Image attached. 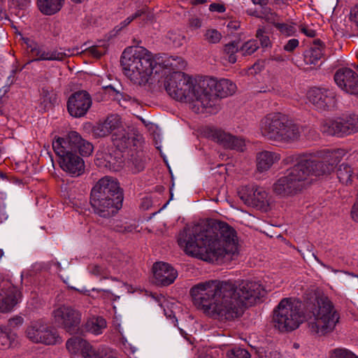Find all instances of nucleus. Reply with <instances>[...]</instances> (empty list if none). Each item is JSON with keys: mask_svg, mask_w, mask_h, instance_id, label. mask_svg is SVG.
<instances>
[{"mask_svg": "<svg viewBox=\"0 0 358 358\" xmlns=\"http://www.w3.org/2000/svg\"><path fill=\"white\" fill-rule=\"evenodd\" d=\"M106 89H110L113 91L115 94L114 99L119 102L121 106L127 108V103L131 101V97L129 95L115 91L110 85L108 86Z\"/></svg>", "mask_w": 358, "mask_h": 358, "instance_id": "a19ab883", "label": "nucleus"}, {"mask_svg": "<svg viewBox=\"0 0 358 358\" xmlns=\"http://www.w3.org/2000/svg\"><path fill=\"white\" fill-rule=\"evenodd\" d=\"M229 358H250V354L245 349L235 347L227 352Z\"/></svg>", "mask_w": 358, "mask_h": 358, "instance_id": "58836bf2", "label": "nucleus"}, {"mask_svg": "<svg viewBox=\"0 0 358 358\" xmlns=\"http://www.w3.org/2000/svg\"><path fill=\"white\" fill-rule=\"evenodd\" d=\"M106 321L102 317H93L90 318L85 324L86 329L94 335L102 334L103 329L106 328Z\"/></svg>", "mask_w": 358, "mask_h": 358, "instance_id": "c756f323", "label": "nucleus"}, {"mask_svg": "<svg viewBox=\"0 0 358 358\" xmlns=\"http://www.w3.org/2000/svg\"><path fill=\"white\" fill-rule=\"evenodd\" d=\"M299 42L298 39L292 38L284 45V50L287 52H292L299 46Z\"/></svg>", "mask_w": 358, "mask_h": 358, "instance_id": "09e8293b", "label": "nucleus"}, {"mask_svg": "<svg viewBox=\"0 0 358 358\" xmlns=\"http://www.w3.org/2000/svg\"><path fill=\"white\" fill-rule=\"evenodd\" d=\"M59 163L61 169L73 177L80 176L85 172L84 160L73 152L66 154Z\"/></svg>", "mask_w": 358, "mask_h": 358, "instance_id": "5701e85b", "label": "nucleus"}, {"mask_svg": "<svg viewBox=\"0 0 358 358\" xmlns=\"http://www.w3.org/2000/svg\"><path fill=\"white\" fill-rule=\"evenodd\" d=\"M121 65L124 74L133 83L144 85L148 82L153 71L158 73L164 66L180 69L184 63L180 57H153L145 48L136 47L123 52Z\"/></svg>", "mask_w": 358, "mask_h": 358, "instance_id": "20e7f679", "label": "nucleus"}, {"mask_svg": "<svg viewBox=\"0 0 358 358\" xmlns=\"http://www.w3.org/2000/svg\"><path fill=\"white\" fill-rule=\"evenodd\" d=\"M54 265L57 267V269L58 271H62V267H61V264L59 262H54Z\"/></svg>", "mask_w": 358, "mask_h": 358, "instance_id": "338daca9", "label": "nucleus"}, {"mask_svg": "<svg viewBox=\"0 0 358 358\" xmlns=\"http://www.w3.org/2000/svg\"><path fill=\"white\" fill-rule=\"evenodd\" d=\"M274 327L280 331L297 329L303 321L299 302L285 298L280 301L273 312Z\"/></svg>", "mask_w": 358, "mask_h": 358, "instance_id": "9b49d317", "label": "nucleus"}, {"mask_svg": "<svg viewBox=\"0 0 358 358\" xmlns=\"http://www.w3.org/2000/svg\"><path fill=\"white\" fill-rule=\"evenodd\" d=\"M67 56L66 53L56 49L44 48L42 61H63Z\"/></svg>", "mask_w": 358, "mask_h": 358, "instance_id": "72a5a7b5", "label": "nucleus"}, {"mask_svg": "<svg viewBox=\"0 0 358 358\" xmlns=\"http://www.w3.org/2000/svg\"><path fill=\"white\" fill-rule=\"evenodd\" d=\"M44 48L36 43L30 44L28 46V52L31 57V62L42 61Z\"/></svg>", "mask_w": 358, "mask_h": 358, "instance_id": "c9c22d12", "label": "nucleus"}, {"mask_svg": "<svg viewBox=\"0 0 358 358\" xmlns=\"http://www.w3.org/2000/svg\"><path fill=\"white\" fill-rule=\"evenodd\" d=\"M259 131L266 139L278 143H290L300 136L298 125L280 113H269L262 117Z\"/></svg>", "mask_w": 358, "mask_h": 358, "instance_id": "0eeeda50", "label": "nucleus"}, {"mask_svg": "<svg viewBox=\"0 0 358 358\" xmlns=\"http://www.w3.org/2000/svg\"><path fill=\"white\" fill-rule=\"evenodd\" d=\"M23 324V318L20 316H16L8 321V325L10 327H15Z\"/></svg>", "mask_w": 358, "mask_h": 358, "instance_id": "864d4df0", "label": "nucleus"}, {"mask_svg": "<svg viewBox=\"0 0 358 358\" xmlns=\"http://www.w3.org/2000/svg\"><path fill=\"white\" fill-rule=\"evenodd\" d=\"M240 22L237 20H231L228 22L227 27L231 32L237 30L240 27Z\"/></svg>", "mask_w": 358, "mask_h": 358, "instance_id": "4d7b16f0", "label": "nucleus"}, {"mask_svg": "<svg viewBox=\"0 0 358 358\" xmlns=\"http://www.w3.org/2000/svg\"><path fill=\"white\" fill-rule=\"evenodd\" d=\"M240 51L238 43L234 41L229 43L224 46L223 52L226 59L231 64H234L237 61L236 54Z\"/></svg>", "mask_w": 358, "mask_h": 358, "instance_id": "473e14b6", "label": "nucleus"}, {"mask_svg": "<svg viewBox=\"0 0 358 358\" xmlns=\"http://www.w3.org/2000/svg\"><path fill=\"white\" fill-rule=\"evenodd\" d=\"M123 194L117 180L105 176L101 178L91 191L90 203L100 217H110L122 208Z\"/></svg>", "mask_w": 358, "mask_h": 358, "instance_id": "423d86ee", "label": "nucleus"}, {"mask_svg": "<svg viewBox=\"0 0 358 358\" xmlns=\"http://www.w3.org/2000/svg\"><path fill=\"white\" fill-rule=\"evenodd\" d=\"M310 313L312 316L308 321V329L318 336L333 331L339 320V314L333 303L324 296L316 298Z\"/></svg>", "mask_w": 358, "mask_h": 358, "instance_id": "6e6552de", "label": "nucleus"}, {"mask_svg": "<svg viewBox=\"0 0 358 358\" xmlns=\"http://www.w3.org/2000/svg\"><path fill=\"white\" fill-rule=\"evenodd\" d=\"M117 227H118V229H116L117 231H120V232H125V231H131V227H133V225H129L127 227H124V229H122V225H117Z\"/></svg>", "mask_w": 358, "mask_h": 358, "instance_id": "0e129e2a", "label": "nucleus"}, {"mask_svg": "<svg viewBox=\"0 0 358 358\" xmlns=\"http://www.w3.org/2000/svg\"><path fill=\"white\" fill-rule=\"evenodd\" d=\"M65 0H37L39 10L44 15H52L59 12Z\"/></svg>", "mask_w": 358, "mask_h": 358, "instance_id": "bb28decb", "label": "nucleus"}, {"mask_svg": "<svg viewBox=\"0 0 358 358\" xmlns=\"http://www.w3.org/2000/svg\"><path fill=\"white\" fill-rule=\"evenodd\" d=\"M55 322L71 334H76L80 329L82 321L81 313L69 306L62 305L52 311Z\"/></svg>", "mask_w": 358, "mask_h": 358, "instance_id": "4468645a", "label": "nucleus"}, {"mask_svg": "<svg viewBox=\"0 0 358 358\" xmlns=\"http://www.w3.org/2000/svg\"><path fill=\"white\" fill-rule=\"evenodd\" d=\"M350 20L354 22L358 29V4L355 5L350 10Z\"/></svg>", "mask_w": 358, "mask_h": 358, "instance_id": "3c124183", "label": "nucleus"}, {"mask_svg": "<svg viewBox=\"0 0 358 358\" xmlns=\"http://www.w3.org/2000/svg\"><path fill=\"white\" fill-rule=\"evenodd\" d=\"M343 136H349L358 132V115H345L340 117Z\"/></svg>", "mask_w": 358, "mask_h": 358, "instance_id": "cd10ccee", "label": "nucleus"}, {"mask_svg": "<svg viewBox=\"0 0 358 358\" xmlns=\"http://www.w3.org/2000/svg\"><path fill=\"white\" fill-rule=\"evenodd\" d=\"M52 148L55 154L59 157L63 158L66 154L72 152L69 143V136L67 138L58 137L52 142Z\"/></svg>", "mask_w": 358, "mask_h": 358, "instance_id": "7c9ffc66", "label": "nucleus"}, {"mask_svg": "<svg viewBox=\"0 0 358 358\" xmlns=\"http://www.w3.org/2000/svg\"><path fill=\"white\" fill-rule=\"evenodd\" d=\"M85 52L89 53L94 58H100L106 52V48L103 46L93 45L85 50Z\"/></svg>", "mask_w": 358, "mask_h": 358, "instance_id": "37998d69", "label": "nucleus"}, {"mask_svg": "<svg viewBox=\"0 0 358 358\" xmlns=\"http://www.w3.org/2000/svg\"><path fill=\"white\" fill-rule=\"evenodd\" d=\"M177 241L186 255L203 261L230 259L238 254V239L231 225H186Z\"/></svg>", "mask_w": 358, "mask_h": 358, "instance_id": "f03ea898", "label": "nucleus"}, {"mask_svg": "<svg viewBox=\"0 0 358 358\" xmlns=\"http://www.w3.org/2000/svg\"><path fill=\"white\" fill-rule=\"evenodd\" d=\"M256 36L259 38L262 47L267 48L271 45V41L268 36L265 35L262 30H257Z\"/></svg>", "mask_w": 358, "mask_h": 358, "instance_id": "c03bdc74", "label": "nucleus"}, {"mask_svg": "<svg viewBox=\"0 0 358 358\" xmlns=\"http://www.w3.org/2000/svg\"><path fill=\"white\" fill-rule=\"evenodd\" d=\"M141 10H145L144 13L142 14L141 17L143 16V20L145 22H152L154 19V15L153 13L149 10L148 8L144 7L141 8Z\"/></svg>", "mask_w": 358, "mask_h": 358, "instance_id": "603ef678", "label": "nucleus"}, {"mask_svg": "<svg viewBox=\"0 0 358 358\" xmlns=\"http://www.w3.org/2000/svg\"><path fill=\"white\" fill-rule=\"evenodd\" d=\"M197 89H201V96H199L198 101L200 102L203 113H213L217 101L216 96L224 98L234 94L236 91V85L228 79L217 80L214 78L205 77L198 80Z\"/></svg>", "mask_w": 358, "mask_h": 358, "instance_id": "1a4fd4ad", "label": "nucleus"}, {"mask_svg": "<svg viewBox=\"0 0 358 358\" xmlns=\"http://www.w3.org/2000/svg\"><path fill=\"white\" fill-rule=\"evenodd\" d=\"M301 31L310 38H314L316 36V31L308 27L302 26L301 27Z\"/></svg>", "mask_w": 358, "mask_h": 358, "instance_id": "6e6d98bb", "label": "nucleus"}, {"mask_svg": "<svg viewBox=\"0 0 358 358\" xmlns=\"http://www.w3.org/2000/svg\"><path fill=\"white\" fill-rule=\"evenodd\" d=\"M201 224H227L225 221L220 220L215 217H206L202 220Z\"/></svg>", "mask_w": 358, "mask_h": 358, "instance_id": "5fc2aeb1", "label": "nucleus"}, {"mask_svg": "<svg viewBox=\"0 0 358 358\" xmlns=\"http://www.w3.org/2000/svg\"><path fill=\"white\" fill-rule=\"evenodd\" d=\"M202 26V20L199 17H191L189 20L188 27L191 30H196L201 28Z\"/></svg>", "mask_w": 358, "mask_h": 358, "instance_id": "de8ad7c7", "label": "nucleus"}, {"mask_svg": "<svg viewBox=\"0 0 358 358\" xmlns=\"http://www.w3.org/2000/svg\"><path fill=\"white\" fill-rule=\"evenodd\" d=\"M336 173L338 180L341 183L346 185L352 183L353 169L348 164L342 163L339 165Z\"/></svg>", "mask_w": 358, "mask_h": 358, "instance_id": "2f4dec72", "label": "nucleus"}, {"mask_svg": "<svg viewBox=\"0 0 358 358\" xmlns=\"http://www.w3.org/2000/svg\"><path fill=\"white\" fill-rule=\"evenodd\" d=\"M324 45L319 40H315L310 50L305 55V61L308 64H315L323 55Z\"/></svg>", "mask_w": 358, "mask_h": 358, "instance_id": "c85d7f7f", "label": "nucleus"}, {"mask_svg": "<svg viewBox=\"0 0 358 358\" xmlns=\"http://www.w3.org/2000/svg\"><path fill=\"white\" fill-rule=\"evenodd\" d=\"M238 195L247 206L266 211L268 207L267 192L262 187L243 186L238 189Z\"/></svg>", "mask_w": 358, "mask_h": 358, "instance_id": "2eb2a0df", "label": "nucleus"}, {"mask_svg": "<svg viewBox=\"0 0 358 358\" xmlns=\"http://www.w3.org/2000/svg\"><path fill=\"white\" fill-rule=\"evenodd\" d=\"M264 292V287L258 280H243L237 287L230 280H210L194 285L189 291L199 308L222 320L241 316L244 301L252 303Z\"/></svg>", "mask_w": 358, "mask_h": 358, "instance_id": "f257e3e1", "label": "nucleus"}, {"mask_svg": "<svg viewBox=\"0 0 358 358\" xmlns=\"http://www.w3.org/2000/svg\"><path fill=\"white\" fill-rule=\"evenodd\" d=\"M184 65L181 68L164 66V71H172L165 78L164 87L167 94L173 99L189 103L191 108L196 113H203L199 96H201V89H197L198 80H194L181 71L185 68L186 62L182 59Z\"/></svg>", "mask_w": 358, "mask_h": 358, "instance_id": "39448f33", "label": "nucleus"}, {"mask_svg": "<svg viewBox=\"0 0 358 358\" xmlns=\"http://www.w3.org/2000/svg\"><path fill=\"white\" fill-rule=\"evenodd\" d=\"M280 159L281 155L278 152L262 151L257 155V169L259 172L267 171Z\"/></svg>", "mask_w": 358, "mask_h": 358, "instance_id": "b1692460", "label": "nucleus"}, {"mask_svg": "<svg viewBox=\"0 0 358 358\" xmlns=\"http://www.w3.org/2000/svg\"><path fill=\"white\" fill-rule=\"evenodd\" d=\"M153 277L156 284L167 286L178 277V271L169 264L156 262L152 266Z\"/></svg>", "mask_w": 358, "mask_h": 358, "instance_id": "4be33fe9", "label": "nucleus"}, {"mask_svg": "<svg viewBox=\"0 0 358 358\" xmlns=\"http://www.w3.org/2000/svg\"><path fill=\"white\" fill-rule=\"evenodd\" d=\"M351 216L355 222H358V203L353 206Z\"/></svg>", "mask_w": 358, "mask_h": 358, "instance_id": "bf43d9fd", "label": "nucleus"}, {"mask_svg": "<svg viewBox=\"0 0 358 358\" xmlns=\"http://www.w3.org/2000/svg\"><path fill=\"white\" fill-rule=\"evenodd\" d=\"M200 358H213V357L210 355H205V356L201 357Z\"/></svg>", "mask_w": 358, "mask_h": 358, "instance_id": "774afa93", "label": "nucleus"}, {"mask_svg": "<svg viewBox=\"0 0 358 358\" xmlns=\"http://www.w3.org/2000/svg\"><path fill=\"white\" fill-rule=\"evenodd\" d=\"M275 27L280 31L281 34L287 36L293 35L296 29L294 25L287 23H277Z\"/></svg>", "mask_w": 358, "mask_h": 358, "instance_id": "79ce46f5", "label": "nucleus"}, {"mask_svg": "<svg viewBox=\"0 0 358 358\" xmlns=\"http://www.w3.org/2000/svg\"><path fill=\"white\" fill-rule=\"evenodd\" d=\"M312 255L313 256L314 259L317 261V262L318 264H320L322 266H323L324 268H326L327 269H329V271L334 272V273H337L338 272V270L336 269H334V268H332L331 266H329V265H327L325 264L324 263H323L320 259L317 258V257L313 253Z\"/></svg>", "mask_w": 358, "mask_h": 358, "instance_id": "13d9d810", "label": "nucleus"}, {"mask_svg": "<svg viewBox=\"0 0 358 358\" xmlns=\"http://www.w3.org/2000/svg\"><path fill=\"white\" fill-rule=\"evenodd\" d=\"M15 335L10 334L7 329L3 327H0V338H6L8 341L5 343H2V345L4 346H8L10 344V340L14 339Z\"/></svg>", "mask_w": 358, "mask_h": 358, "instance_id": "a18cd8bd", "label": "nucleus"}, {"mask_svg": "<svg viewBox=\"0 0 358 358\" xmlns=\"http://www.w3.org/2000/svg\"><path fill=\"white\" fill-rule=\"evenodd\" d=\"M334 81L339 88L351 94H358V75L349 68H341L334 75Z\"/></svg>", "mask_w": 358, "mask_h": 358, "instance_id": "412c9836", "label": "nucleus"}, {"mask_svg": "<svg viewBox=\"0 0 358 358\" xmlns=\"http://www.w3.org/2000/svg\"><path fill=\"white\" fill-rule=\"evenodd\" d=\"M145 157L143 152H138L135 157L132 156L131 161L134 166L133 171L138 173L143 171L145 168Z\"/></svg>", "mask_w": 358, "mask_h": 358, "instance_id": "f704fd0d", "label": "nucleus"}, {"mask_svg": "<svg viewBox=\"0 0 358 358\" xmlns=\"http://www.w3.org/2000/svg\"><path fill=\"white\" fill-rule=\"evenodd\" d=\"M71 358H118L117 352L110 348H94L87 341L79 338H69L66 343Z\"/></svg>", "mask_w": 358, "mask_h": 358, "instance_id": "f8f14e48", "label": "nucleus"}, {"mask_svg": "<svg viewBox=\"0 0 358 358\" xmlns=\"http://www.w3.org/2000/svg\"><path fill=\"white\" fill-rule=\"evenodd\" d=\"M69 143L72 151L78 150L83 157L90 156L94 150L93 145L82 138L76 131H71L69 134Z\"/></svg>", "mask_w": 358, "mask_h": 358, "instance_id": "393cba45", "label": "nucleus"}, {"mask_svg": "<svg viewBox=\"0 0 358 358\" xmlns=\"http://www.w3.org/2000/svg\"><path fill=\"white\" fill-rule=\"evenodd\" d=\"M259 48L257 40H250L245 42L239 49L243 56L253 54Z\"/></svg>", "mask_w": 358, "mask_h": 358, "instance_id": "4c0bfd02", "label": "nucleus"}, {"mask_svg": "<svg viewBox=\"0 0 358 358\" xmlns=\"http://www.w3.org/2000/svg\"><path fill=\"white\" fill-rule=\"evenodd\" d=\"M145 10H138L136 13L131 16H129L126 20H124L122 23V28L125 27L129 25L133 20L141 17L142 14L144 13Z\"/></svg>", "mask_w": 358, "mask_h": 358, "instance_id": "49530a36", "label": "nucleus"}, {"mask_svg": "<svg viewBox=\"0 0 358 358\" xmlns=\"http://www.w3.org/2000/svg\"><path fill=\"white\" fill-rule=\"evenodd\" d=\"M124 259V257H122V259H117L116 257H113L107 262L92 264L88 266L87 271L90 275L99 278L100 280L110 279L113 281H116L117 279L112 276L111 270H113L114 273L120 272L121 269L125 265Z\"/></svg>", "mask_w": 358, "mask_h": 358, "instance_id": "dca6fc26", "label": "nucleus"}, {"mask_svg": "<svg viewBox=\"0 0 358 358\" xmlns=\"http://www.w3.org/2000/svg\"><path fill=\"white\" fill-rule=\"evenodd\" d=\"M320 130L327 136L344 137L340 117L321 120Z\"/></svg>", "mask_w": 358, "mask_h": 358, "instance_id": "a878e982", "label": "nucleus"}, {"mask_svg": "<svg viewBox=\"0 0 358 358\" xmlns=\"http://www.w3.org/2000/svg\"><path fill=\"white\" fill-rule=\"evenodd\" d=\"M329 358H358V357L346 348H336L331 351Z\"/></svg>", "mask_w": 358, "mask_h": 358, "instance_id": "e433bc0d", "label": "nucleus"}, {"mask_svg": "<svg viewBox=\"0 0 358 358\" xmlns=\"http://www.w3.org/2000/svg\"><path fill=\"white\" fill-rule=\"evenodd\" d=\"M207 0H192V3L194 5L203 4L206 3Z\"/></svg>", "mask_w": 358, "mask_h": 358, "instance_id": "69168bd1", "label": "nucleus"}, {"mask_svg": "<svg viewBox=\"0 0 358 358\" xmlns=\"http://www.w3.org/2000/svg\"><path fill=\"white\" fill-rule=\"evenodd\" d=\"M25 334L29 341L35 343L55 345L61 341L57 331L43 320L31 322L27 327Z\"/></svg>", "mask_w": 358, "mask_h": 358, "instance_id": "ddd939ff", "label": "nucleus"}, {"mask_svg": "<svg viewBox=\"0 0 358 358\" xmlns=\"http://www.w3.org/2000/svg\"><path fill=\"white\" fill-rule=\"evenodd\" d=\"M209 10L212 12L224 13L226 8L223 4L213 3L209 6Z\"/></svg>", "mask_w": 358, "mask_h": 358, "instance_id": "8fccbe9b", "label": "nucleus"}, {"mask_svg": "<svg viewBox=\"0 0 358 358\" xmlns=\"http://www.w3.org/2000/svg\"><path fill=\"white\" fill-rule=\"evenodd\" d=\"M307 99L314 106L321 110H329L336 105V92L330 89L313 87L307 92Z\"/></svg>", "mask_w": 358, "mask_h": 358, "instance_id": "a211bd4d", "label": "nucleus"}, {"mask_svg": "<svg viewBox=\"0 0 358 358\" xmlns=\"http://www.w3.org/2000/svg\"><path fill=\"white\" fill-rule=\"evenodd\" d=\"M22 71V69H18L17 67L15 68L11 71L10 76L8 78V80H10V83H13L15 81V76L17 72Z\"/></svg>", "mask_w": 358, "mask_h": 358, "instance_id": "052dcab7", "label": "nucleus"}, {"mask_svg": "<svg viewBox=\"0 0 358 358\" xmlns=\"http://www.w3.org/2000/svg\"><path fill=\"white\" fill-rule=\"evenodd\" d=\"M343 148L325 149L301 156L292 155L284 159L285 164L297 162L273 186L275 194L289 196L301 191L308 184L310 176H320L331 173L336 166L346 155Z\"/></svg>", "mask_w": 358, "mask_h": 358, "instance_id": "7ed1b4c3", "label": "nucleus"}, {"mask_svg": "<svg viewBox=\"0 0 358 358\" xmlns=\"http://www.w3.org/2000/svg\"><path fill=\"white\" fill-rule=\"evenodd\" d=\"M246 13L251 16H255L256 17H260L259 13L257 10L253 9H248L246 10Z\"/></svg>", "mask_w": 358, "mask_h": 358, "instance_id": "680f3d73", "label": "nucleus"}, {"mask_svg": "<svg viewBox=\"0 0 358 358\" xmlns=\"http://www.w3.org/2000/svg\"><path fill=\"white\" fill-rule=\"evenodd\" d=\"M203 134L206 138L220 143L226 148L242 151L245 147L243 139L226 133L220 129L208 127L205 128Z\"/></svg>", "mask_w": 358, "mask_h": 358, "instance_id": "6ab92c4d", "label": "nucleus"}, {"mask_svg": "<svg viewBox=\"0 0 358 358\" xmlns=\"http://www.w3.org/2000/svg\"><path fill=\"white\" fill-rule=\"evenodd\" d=\"M92 104L90 94L85 90L77 91L70 95L66 107L71 116L80 118L84 117Z\"/></svg>", "mask_w": 358, "mask_h": 358, "instance_id": "f3484780", "label": "nucleus"}, {"mask_svg": "<svg viewBox=\"0 0 358 358\" xmlns=\"http://www.w3.org/2000/svg\"><path fill=\"white\" fill-rule=\"evenodd\" d=\"M203 37L210 43H217L222 38V34L217 29H209L206 31Z\"/></svg>", "mask_w": 358, "mask_h": 358, "instance_id": "ea45409f", "label": "nucleus"}, {"mask_svg": "<svg viewBox=\"0 0 358 358\" xmlns=\"http://www.w3.org/2000/svg\"><path fill=\"white\" fill-rule=\"evenodd\" d=\"M252 1L255 5L264 6L268 3V0H252Z\"/></svg>", "mask_w": 358, "mask_h": 358, "instance_id": "e2e57ef3", "label": "nucleus"}, {"mask_svg": "<svg viewBox=\"0 0 358 358\" xmlns=\"http://www.w3.org/2000/svg\"><path fill=\"white\" fill-rule=\"evenodd\" d=\"M96 137H105L112 134L113 144L123 151L130 144V136L121 117L117 114H110L105 120L99 122L93 128Z\"/></svg>", "mask_w": 358, "mask_h": 358, "instance_id": "9d476101", "label": "nucleus"}, {"mask_svg": "<svg viewBox=\"0 0 358 358\" xmlns=\"http://www.w3.org/2000/svg\"><path fill=\"white\" fill-rule=\"evenodd\" d=\"M20 291L11 282H4L0 289V312L8 313L21 301Z\"/></svg>", "mask_w": 358, "mask_h": 358, "instance_id": "aec40b11", "label": "nucleus"}]
</instances>
